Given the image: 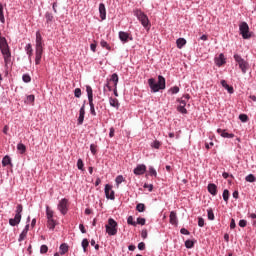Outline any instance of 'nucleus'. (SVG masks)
<instances>
[{
    "instance_id": "nucleus-1",
    "label": "nucleus",
    "mask_w": 256,
    "mask_h": 256,
    "mask_svg": "<svg viewBox=\"0 0 256 256\" xmlns=\"http://www.w3.org/2000/svg\"><path fill=\"white\" fill-rule=\"evenodd\" d=\"M0 51L3 55L5 66L11 63V48H9V43H7V38L1 36L0 33Z\"/></svg>"
},
{
    "instance_id": "nucleus-2",
    "label": "nucleus",
    "mask_w": 256,
    "mask_h": 256,
    "mask_svg": "<svg viewBox=\"0 0 256 256\" xmlns=\"http://www.w3.org/2000/svg\"><path fill=\"white\" fill-rule=\"evenodd\" d=\"M148 85L152 93H159V91L165 89V77L159 75L158 82H155L154 78L148 79Z\"/></svg>"
},
{
    "instance_id": "nucleus-3",
    "label": "nucleus",
    "mask_w": 256,
    "mask_h": 256,
    "mask_svg": "<svg viewBox=\"0 0 256 256\" xmlns=\"http://www.w3.org/2000/svg\"><path fill=\"white\" fill-rule=\"evenodd\" d=\"M134 16L137 17L144 29H149L151 24L149 23V17L146 16L145 12L136 9L134 10Z\"/></svg>"
},
{
    "instance_id": "nucleus-4",
    "label": "nucleus",
    "mask_w": 256,
    "mask_h": 256,
    "mask_svg": "<svg viewBox=\"0 0 256 256\" xmlns=\"http://www.w3.org/2000/svg\"><path fill=\"white\" fill-rule=\"evenodd\" d=\"M22 213H23V205L18 204L15 210V217L9 219V225H11V227H17V225L21 223Z\"/></svg>"
},
{
    "instance_id": "nucleus-5",
    "label": "nucleus",
    "mask_w": 256,
    "mask_h": 256,
    "mask_svg": "<svg viewBox=\"0 0 256 256\" xmlns=\"http://www.w3.org/2000/svg\"><path fill=\"white\" fill-rule=\"evenodd\" d=\"M234 61L239 65V69L242 71L243 75L249 71V62H247L241 55L234 54Z\"/></svg>"
},
{
    "instance_id": "nucleus-6",
    "label": "nucleus",
    "mask_w": 256,
    "mask_h": 256,
    "mask_svg": "<svg viewBox=\"0 0 256 256\" xmlns=\"http://www.w3.org/2000/svg\"><path fill=\"white\" fill-rule=\"evenodd\" d=\"M86 93L88 97V103L90 105V113L93 117H97V112L95 111V104L93 103V88L91 86H86Z\"/></svg>"
},
{
    "instance_id": "nucleus-7",
    "label": "nucleus",
    "mask_w": 256,
    "mask_h": 256,
    "mask_svg": "<svg viewBox=\"0 0 256 256\" xmlns=\"http://www.w3.org/2000/svg\"><path fill=\"white\" fill-rule=\"evenodd\" d=\"M106 233L108 235L114 236L117 235V221L113 218L108 219V224L105 225Z\"/></svg>"
},
{
    "instance_id": "nucleus-8",
    "label": "nucleus",
    "mask_w": 256,
    "mask_h": 256,
    "mask_svg": "<svg viewBox=\"0 0 256 256\" xmlns=\"http://www.w3.org/2000/svg\"><path fill=\"white\" fill-rule=\"evenodd\" d=\"M239 32L243 39H251V32H249V24L247 22L240 23Z\"/></svg>"
},
{
    "instance_id": "nucleus-9",
    "label": "nucleus",
    "mask_w": 256,
    "mask_h": 256,
    "mask_svg": "<svg viewBox=\"0 0 256 256\" xmlns=\"http://www.w3.org/2000/svg\"><path fill=\"white\" fill-rule=\"evenodd\" d=\"M57 209L62 215H67V212L69 211V200L67 198L61 199L58 203Z\"/></svg>"
},
{
    "instance_id": "nucleus-10",
    "label": "nucleus",
    "mask_w": 256,
    "mask_h": 256,
    "mask_svg": "<svg viewBox=\"0 0 256 256\" xmlns=\"http://www.w3.org/2000/svg\"><path fill=\"white\" fill-rule=\"evenodd\" d=\"M104 193L106 195V199L115 201V191H113V186H111L110 184H106L104 188Z\"/></svg>"
},
{
    "instance_id": "nucleus-11",
    "label": "nucleus",
    "mask_w": 256,
    "mask_h": 256,
    "mask_svg": "<svg viewBox=\"0 0 256 256\" xmlns=\"http://www.w3.org/2000/svg\"><path fill=\"white\" fill-rule=\"evenodd\" d=\"M35 50L43 51V36H41V32H36V41H35Z\"/></svg>"
},
{
    "instance_id": "nucleus-12",
    "label": "nucleus",
    "mask_w": 256,
    "mask_h": 256,
    "mask_svg": "<svg viewBox=\"0 0 256 256\" xmlns=\"http://www.w3.org/2000/svg\"><path fill=\"white\" fill-rule=\"evenodd\" d=\"M109 81H111L114 84L113 93H114L115 97H119V93L117 92V84L119 83V75H117V73H113L111 75V78Z\"/></svg>"
},
{
    "instance_id": "nucleus-13",
    "label": "nucleus",
    "mask_w": 256,
    "mask_h": 256,
    "mask_svg": "<svg viewBox=\"0 0 256 256\" xmlns=\"http://www.w3.org/2000/svg\"><path fill=\"white\" fill-rule=\"evenodd\" d=\"M83 121H85V101L83 102V104L79 110V117L77 120V125H83Z\"/></svg>"
},
{
    "instance_id": "nucleus-14",
    "label": "nucleus",
    "mask_w": 256,
    "mask_h": 256,
    "mask_svg": "<svg viewBox=\"0 0 256 256\" xmlns=\"http://www.w3.org/2000/svg\"><path fill=\"white\" fill-rule=\"evenodd\" d=\"M147 171V166L145 164H138L136 168H134L133 173L134 175H144Z\"/></svg>"
},
{
    "instance_id": "nucleus-15",
    "label": "nucleus",
    "mask_w": 256,
    "mask_h": 256,
    "mask_svg": "<svg viewBox=\"0 0 256 256\" xmlns=\"http://www.w3.org/2000/svg\"><path fill=\"white\" fill-rule=\"evenodd\" d=\"M217 133L220 135V137H223L224 139H233L235 137V134L228 133L227 130L218 128Z\"/></svg>"
},
{
    "instance_id": "nucleus-16",
    "label": "nucleus",
    "mask_w": 256,
    "mask_h": 256,
    "mask_svg": "<svg viewBox=\"0 0 256 256\" xmlns=\"http://www.w3.org/2000/svg\"><path fill=\"white\" fill-rule=\"evenodd\" d=\"M226 63L227 61L223 53H220L219 56L215 58V64L217 67H222V65H225Z\"/></svg>"
},
{
    "instance_id": "nucleus-17",
    "label": "nucleus",
    "mask_w": 256,
    "mask_h": 256,
    "mask_svg": "<svg viewBox=\"0 0 256 256\" xmlns=\"http://www.w3.org/2000/svg\"><path fill=\"white\" fill-rule=\"evenodd\" d=\"M119 39L122 43H128L129 39L130 41H133V37H129V33L123 31L119 32Z\"/></svg>"
},
{
    "instance_id": "nucleus-18",
    "label": "nucleus",
    "mask_w": 256,
    "mask_h": 256,
    "mask_svg": "<svg viewBox=\"0 0 256 256\" xmlns=\"http://www.w3.org/2000/svg\"><path fill=\"white\" fill-rule=\"evenodd\" d=\"M99 13L102 21H105V19H107V9L105 8V4L103 3L99 4Z\"/></svg>"
},
{
    "instance_id": "nucleus-19",
    "label": "nucleus",
    "mask_w": 256,
    "mask_h": 256,
    "mask_svg": "<svg viewBox=\"0 0 256 256\" xmlns=\"http://www.w3.org/2000/svg\"><path fill=\"white\" fill-rule=\"evenodd\" d=\"M169 218H170L171 225H179V220L177 219V212L171 211Z\"/></svg>"
},
{
    "instance_id": "nucleus-20",
    "label": "nucleus",
    "mask_w": 256,
    "mask_h": 256,
    "mask_svg": "<svg viewBox=\"0 0 256 256\" xmlns=\"http://www.w3.org/2000/svg\"><path fill=\"white\" fill-rule=\"evenodd\" d=\"M43 50H35V65H41Z\"/></svg>"
},
{
    "instance_id": "nucleus-21",
    "label": "nucleus",
    "mask_w": 256,
    "mask_h": 256,
    "mask_svg": "<svg viewBox=\"0 0 256 256\" xmlns=\"http://www.w3.org/2000/svg\"><path fill=\"white\" fill-rule=\"evenodd\" d=\"M27 233H29V224H26L25 228L19 235L18 241L21 243V241H25V237H27Z\"/></svg>"
},
{
    "instance_id": "nucleus-22",
    "label": "nucleus",
    "mask_w": 256,
    "mask_h": 256,
    "mask_svg": "<svg viewBox=\"0 0 256 256\" xmlns=\"http://www.w3.org/2000/svg\"><path fill=\"white\" fill-rule=\"evenodd\" d=\"M45 19H46V25L49 27V25H53V20L55 19V17L53 16V13L46 12Z\"/></svg>"
},
{
    "instance_id": "nucleus-23",
    "label": "nucleus",
    "mask_w": 256,
    "mask_h": 256,
    "mask_svg": "<svg viewBox=\"0 0 256 256\" xmlns=\"http://www.w3.org/2000/svg\"><path fill=\"white\" fill-rule=\"evenodd\" d=\"M24 49L26 54L28 55L29 61L31 62V57H33V46L31 45V43H28Z\"/></svg>"
},
{
    "instance_id": "nucleus-24",
    "label": "nucleus",
    "mask_w": 256,
    "mask_h": 256,
    "mask_svg": "<svg viewBox=\"0 0 256 256\" xmlns=\"http://www.w3.org/2000/svg\"><path fill=\"white\" fill-rule=\"evenodd\" d=\"M208 192L210 193V195H213V197H215V195H217V185L210 183L208 184Z\"/></svg>"
},
{
    "instance_id": "nucleus-25",
    "label": "nucleus",
    "mask_w": 256,
    "mask_h": 256,
    "mask_svg": "<svg viewBox=\"0 0 256 256\" xmlns=\"http://www.w3.org/2000/svg\"><path fill=\"white\" fill-rule=\"evenodd\" d=\"M176 45H177L178 49H183V47H185V45H187V40H185V38H178L176 41Z\"/></svg>"
},
{
    "instance_id": "nucleus-26",
    "label": "nucleus",
    "mask_w": 256,
    "mask_h": 256,
    "mask_svg": "<svg viewBox=\"0 0 256 256\" xmlns=\"http://www.w3.org/2000/svg\"><path fill=\"white\" fill-rule=\"evenodd\" d=\"M109 103H110L111 107H114V109H119V105L120 104H119V100L118 99L110 97L109 98Z\"/></svg>"
},
{
    "instance_id": "nucleus-27",
    "label": "nucleus",
    "mask_w": 256,
    "mask_h": 256,
    "mask_svg": "<svg viewBox=\"0 0 256 256\" xmlns=\"http://www.w3.org/2000/svg\"><path fill=\"white\" fill-rule=\"evenodd\" d=\"M59 249H60V255H65V253H68L69 251V245H67V243H63L60 245Z\"/></svg>"
},
{
    "instance_id": "nucleus-28",
    "label": "nucleus",
    "mask_w": 256,
    "mask_h": 256,
    "mask_svg": "<svg viewBox=\"0 0 256 256\" xmlns=\"http://www.w3.org/2000/svg\"><path fill=\"white\" fill-rule=\"evenodd\" d=\"M81 245H82V249H83L84 253H87V248L89 247V240L87 238H84L82 240Z\"/></svg>"
},
{
    "instance_id": "nucleus-29",
    "label": "nucleus",
    "mask_w": 256,
    "mask_h": 256,
    "mask_svg": "<svg viewBox=\"0 0 256 256\" xmlns=\"http://www.w3.org/2000/svg\"><path fill=\"white\" fill-rule=\"evenodd\" d=\"M17 150L20 151L21 155H23L25 151H27V147L25 146V144L19 143L17 144Z\"/></svg>"
},
{
    "instance_id": "nucleus-30",
    "label": "nucleus",
    "mask_w": 256,
    "mask_h": 256,
    "mask_svg": "<svg viewBox=\"0 0 256 256\" xmlns=\"http://www.w3.org/2000/svg\"><path fill=\"white\" fill-rule=\"evenodd\" d=\"M47 225H48V228L51 229V231H53L57 224L55 223V220L52 218V219H48Z\"/></svg>"
},
{
    "instance_id": "nucleus-31",
    "label": "nucleus",
    "mask_w": 256,
    "mask_h": 256,
    "mask_svg": "<svg viewBox=\"0 0 256 256\" xmlns=\"http://www.w3.org/2000/svg\"><path fill=\"white\" fill-rule=\"evenodd\" d=\"M7 165H11V157H9V156H5L2 159V166L7 167Z\"/></svg>"
},
{
    "instance_id": "nucleus-32",
    "label": "nucleus",
    "mask_w": 256,
    "mask_h": 256,
    "mask_svg": "<svg viewBox=\"0 0 256 256\" xmlns=\"http://www.w3.org/2000/svg\"><path fill=\"white\" fill-rule=\"evenodd\" d=\"M194 246H195V241H193V240H186L185 241L186 249H193Z\"/></svg>"
},
{
    "instance_id": "nucleus-33",
    "label": "nucleus",
    "mask_w": 256,
    "mask_h": 256,
    "mask_svg": "<svg viewBox=\"0 0 256 256\" xmlns=\"http://www.w3.org/2000/svg\"><path fill=\"white\" fill-rule=\"evenodd\" d=\"M245 181H247L248 183H255L256 182L255 175L253 174L247 175L245 178Z\"/></svg>"
},
{
    "instance_id": "nucleus-34",
    "label": "nucleus",
    "mask_w": 256,
    "mask_h": 256,
    "mask_svg": "<svg viewBox=\"0 0 256 256\" xmlns=\"http://www.w3.org/2000/svg\"><path fill=\"white\" fill-rule=\"evenodd\" d=\"M207 215H208L209 221H214L215 220V214L213 213V209L209 208L207 210Z\"/></svg>"
},
{
    "instance_id": "nucleus-35",
    "label": "nucleus",
    "mask_w": 256,
    "mask_h": 256,
    "mask_svg": "<svg viewBox=\"0 0 256 256\" xmlns=\"http://www.w3.org/2000/svg\"><path fill=\"white\" fill-rule=\"evenodd\" d=\"M249 219H251V223L253 227H256V214L250 213L248 214Z\"/></svg>"
},
{
    "instance_id": "nucleus-36",
    "label": "nucleus",
    "mask_w": 256,
    "mask_h": 256,
    "mask_svg": "<svg viewBox=\"0 0 256 256\" xmlns=\"http://www.w3.org/2000/svg\"><path fill=\"white\" fill-rule=\"evenodd\" d=\"M136 211H138V213H143L145 212V204L143 203H139L136 205Z\"/></svg>"
},
{
    "instance_id": "nucleus-37",
    "label": "nucleus",
    "mask_w": 256,
    "mask_h": 256,
    "mask_svg": "<svg viewBox=\"0 0 256 256\" xmlns=\"http://www.w3.org/2000/svg\"><path fill=\"white\" fill-rule=\"evenodd\" d=\"M53 215H54L53 210H50L49 206H46V217H47V219L48 220L53 219Z\"/></svg>"
},
{
    "instance_id": "nucleus-38",
    "label": "nucleus",
    "mask_w": 256,
    "mask_h": 256,
    "mask_svg": "<svg viewBox=\"0 0 256 256\" xmlns=\"http://www.w3.org/2000/svg\"><path fill=\"white\" fill-rule=\"evenodd\" d=\"M177 111L179 113H182V115H187V108H185V106H182L181 104H179V106L177 107Z\"/></svg>"
},
{
    "instance_id": "nucleus-39",
    "label": "nucleus",
    "mask_w": 256,
    "mask_h": 256,
    "mask_svg": "<svg viewBox=\"0 0 256 256\" xmlns=\"http://www.w3.org/2000/svg\"><path fill=\"white\" fill-rule=\"evenodd\" d=\"M115 181H116L117 187H119V185H121V183H123V181H125V178L123 177V175H118L116 177Z\"/></svg>"
},
{
    "instance_id": "nucleus-40",
    "label": "nucleus",
    "mask_w": 256,
    "mask_h": 256,
    "mask_svg": "<svg viewBox=\"0 0 256 256\" xmlns=\"http://www.w3.org/2000/svg\"><path fill=\"white\" fill-rule=\"evenodd\" d=\"M0 22L5 23V14H3V4L0 3Z\"/></svg>"
},
{
    "instance_id": "nucleus-41",
    "label": "nucleus",
    "mask_w": 256,
    "mask_h": 256,
    "mask_svg": "<svg viewBox=\"0 0 256 256\" xmlns=\"http://www.w3.org/2000/svg\"><path fill=\"white\" fill-rule=\"evenodd\" d=\"M239 119L242 123H247V121H249V116H247V114H240Z\"/></svg>"
},
{
    "instance_id": "nucleus-42",
    "label": "nucleus",
    "mask_w": 256,
    "mask_h": 256,
    "mask_svg": "<svg viewBox=\"0 0 256 256\" xmlns=\"http://www.w3.org/2000/svg\"><path fill=\"white\" fill-rule=\"evenodd\" d=\"M22 81L24 83H31V76L29 74H23Z\"/></svg>"
},
{
    "instance_id": "nucleus-43",
    "label": "nucleus",
    "mask_w": 256,
    "mask_h": 256,
    "mask_svg": "<svg viewBox=\"0 0 256 256\" xmlns=\"http://www.w3.org/2000/svg\"><path fill=\"white\" fill-rule=\"evenodd\" d=\"M149 175L151 177H157V170H155L153 166H149Z\"/></svg>"
},
{
    "instance_id": "nucleus-44",
    "label": "nucleus",
    "mask_w": 256,
    "mask_h": 256,
    "mask_svg": "<svg viewBox=\"0 0 256 256\" xmlns=\"http://www.w3.org/2000/svg\"><path fill=\"white\" fill-rule=\"evenodd\" d=\"M127 223H128V225H132L133 227H137V222H135V221L133 220V216H129V217L127 218Z\"/></svg>"
},
{
    "instance_id": "nucleus-45",
    "label": "nucleus",
    "mask_w": 256,
    "mask_h": 256,
    "mask_svg": "<svg viewBox=\"0 0 256 256\" xmlns=\"http://www.w3.org/2000/svg\"><path fill=\"white\" fill-rule=\"evenodd\" d=\"M100 45L101 47H103L104 49H107L108 51L111 50V46H109V44L105 40H101Z\"/></svg>"
},
{
    "instance_id": "nucleus-46",
    "label": "nucleus",
    "mask_w": 256,
    "mask_h": 256,
    "mask_svg": "<svg viewBox=\"0 0 256 256\" xmlns=\"http://www.w3.org/2000/svg\"><path fill=\"white\" fill-rule=\"evenodd\" d=\"M223 200L227 203L229 201V190L225 189L222 194Z\"/></svg>"
},
{
    "instance_id": "nucleus-47",
    "label": "nucleus",
    "mask_w": 256,
    "mask_h": 256,
    "mask_svg": "<svg viewBox=\"0 0 256 256\" xmlns=\"http://www.w3.org/2000/svg\"><path fill=\"white\" fill-rule=\"evenodd\" d=\"M85 166V164H83V160L81 158L78 159L77 161V168L80 170V171H83V167Z\"/></svg>"
},
{
    "instance_id": "nucleus-48",
    "label": "nucleus",
    "mask_w": 256,
    "mask_h": 256,
    "mask_svg": "<svg viewBox=\"0 0 256 256\" xmlns=\"http://www.w3.org/2000/svg\"><path fill=\"white\" fill-rule=\"evenodd\" d=\"M47 251H49V247H47V245H42L41 247H40V253L43 255V254H45V253H47Z\"/></svg>"
},
{
    "instance_id": "nucleus-49",
    "label": "nucleus",
    "mask_w": 256,
    "mask_h": 256,
    "mask_svg": "<svg viewBox=\"0 0 256 256\" xmlns=\"http://www.w3.org/2000/svg\"><path fill=\"white\" fill-rule=\"evenodd\" d=\"M151 147H153L154 149H159V147H161V142H159L158 140H155L152 144Z\"/></svg>"
},
{
    "instance_id": "nucleus-50",
    "label": "nucleus",
    "mask_w": 256,
    "mask_h": 256,
    "mask_svg": "<svg viewBox=\"0 0 256 256\" xmlns=\"http://www.w3.org/2000/svg\"><path fill=\"white\" fill-rule=\"evenodd\" d=\"M74 97H76L77 99L81 97V88H76L74 90Z\"/></svg>"
},
{
    "instance_id": "nucleus-51",
    "label": "nucleus",
    "mask_w": 256,
    "mask_h": 256,
    "mask_svg": "<svg viewBox=\"0 0 256 256\" xmlns=\"http://www.w3.org/2000/svg\"><path fill=\"white\" fill-rule=\"evenodd\" d=\"M170 92L172 93V95H177V93H179V87L174 86V87L170 88Z\"/></svg>"
},
{
    "instance_id": "nucleus-52",
    "label": "nucleus",
    "mask_w": 256,
    "mask_h": 256,
    "mask_svg": "<svg viewBox=\"0 0 256 256\" xmlns=\"http://www.w3.org/2000/svg\"><path fill=\"white\" fill-rule=\"evenodd\" d=\"M90 151H91L92 155H95L97 153V146L95 144H91Z\"/></svg>"
},
{
    "instance_id": "nucleus-53",
    "label": "nucleus",
    "mask_w": 256,
    "mask_h": 256,
    "mask_svg": "<svg viewBox=\"0 0 256 256\" xmlns=\"http://www.w3.org/2000/svg\"><path fill=\"white\" fill-rule=\"evenodd\" d=\"M145 222H146L145 218L139 217L137 218L136 225H145Z\"/></svg>"
},
{
    "instance_id": "nucleus-54",
    "label": "nucleus",
    "mask_w": 256,
    "mask_h": 256,
    "mask_svg": "<svg viewBox=\"0 0 256 256\" xmlns=\"http://www.w3.org/2000/svg\"><path fill=\"white\" fill-rule=\"evenodd\" d=\"M198 226L205 227V219H203L202 217H199L198 218Z\"/></svg>"
},
{
    "instance_id": "nucleus-55",
    "label": "nucleus",
    "mask_w": 256,
    "mask_h": 256,
    "mask_svg": "<svg viewBox=\"0 0 256 256\" xmlns=\"http://www.w3.org/2000/svg\"><path fill=\"white\" fill-rule=\"evenodd\" d=\"M239 227H247V220H245V219H242V220H240L239 221Z\"/></svg>"
},
{
    "instance_id": "nucleus-56",
    "label": "nucleus",
    "mask_w": 256,
    "mask_h": 256,
    "mask_svg": "<svg viewBox=\"0 0 256 256\" xmlns=\"http://www.w3.org/2000/svg\"><path fill=\"white\" fill-rule=\"evenodd\" d=\"M28 103H33L35 101V95L31 94L27 96Z\"/></svg>"
},
{
    "instance_id": "nucleus-57",
    "label": "nucleus",
    "mask_w": 256,
    "mask_h": 256,
    "mask_svg": "<svg viewBox=\"0 0 256 256\" xmlns=\"http://www.w3.org/2000/svg\"><path fill=\"white\" fill-rule=\"evenodd\" d=\"M177 101L180 103V105L187 107V100L181 98V99H178Z\"/></svg>"
},
{
    "instance_id": "nucleus-58",
    "label": "nucleus",
    "mask_w": 256,
    "mask_h": 256,
    "mask_svg": "<svg viewBox=\"0 0 256 256\" xmlns=\"http://www.w3.org/2000/svg\"><path fill=\"white\" fill-rule=\"evenodd\" d=\"M144 189H148V191H153V184H147V183H145L144 184Z\"/></svg>"
},
{
    "instance_id": "nucleus-59",
    "label": "nucleus",
    "mask_w": 256,
    "mask_h": 256,
    "mask_svg": "<svg viewBox=\"0 0 256 256\" xmlns=\"http://www.w3.org/2000/svg\"><path fill=\"white\" fill-rule=\"evenodd\" d=\"M180 233L182 235H191V233L189 232V230L185 229V228H181Z\"/></svg>"
},
{
    "instance_id": "nucleus-60",
    "label": "nucleus",
    "mask_w": 256,
    "mask_h": 256,
    "mask_svg": "<svg viewBox=\"0 0 256 256\" xmlns=\"http://www.w3.org/2000/svg\"><path fill=\"white\" fill-rule=\"evenodd\" d=\"M224 89H226L230 95L234 93L233 86H229V84Z\"/></svg>"
},
{
    "instance_id": "nucleus-61",
    "label": "nucleus",
    "mask_w": 256,
    "mask_h": 256,
    "mask_svg": "<svg viewBox=\"0 0 256 256\" xmlns=\"http://www.w3.org/2000/svg\"><path fill=\"white\" fill-rule=\"evenodd\" d=\"M138 249H139V251H145V244H144V242H140L138 244Z\"/></svg>"
},
{
    "instance_id": "nucleus-62",
    "label": "nucleus",
    "mask_w": 256,
    "mask_h": 256,
    "mask_svg": "<svg viewBox=\"0 0 256 256\" xmlns=\"http://www.w3.org/2000/svg\"><path fill=\"white\" fill-rule=\"evenodd\" d=\"M235 227H237V225L235 224V219H231V222H230V229H235Z\"/></svg>"
},
{
    "instance_id": "nucleus-63",
    "label": "nucleus",
    "mask_w": 256,
    "mask_h": 256,
    "mask_svg": "<svg viewBox=\"0 0 256 256\" xmlns=\"http://www.w3.org/2000/svg\"><path fill=\"white\" fill-rule=\"evenodd\" d=\"M79 229L81 233H87V230L85 229V226L83 224H79Z\"/></svg>"
},
{
    "instance_id": "nucleus-64",
    "label": "nucleus",
    "mask_w": 256,
    "mask_h": 256,
    "mask_svg": "<svg viewBox=\"0 0 256 256\" xmlns=\"http://www.w3.org/2000/svg\"><path fill=\"white\" fill-rule=\"evenodd\" d=\"M147 230H142V232H141V237H142V239H147Z\"/></svg>"
}]
</instances>
